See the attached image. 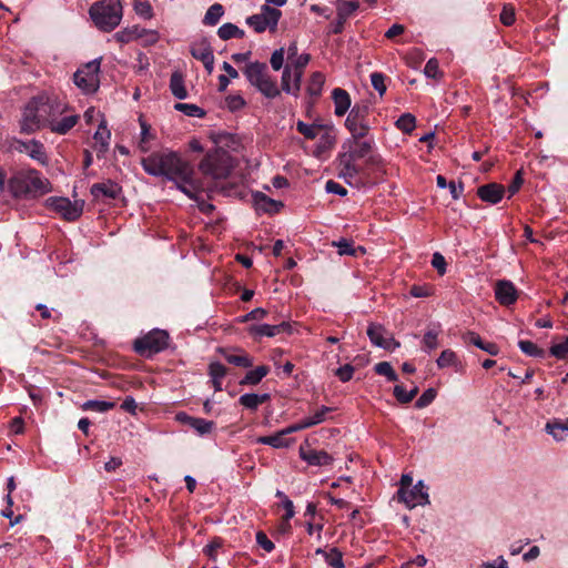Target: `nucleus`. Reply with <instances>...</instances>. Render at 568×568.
Returning <instances> with one entry per match:
<instances>
[{
    "instance_id": "obj_1",
    "label": "nucleus",
    "mask_w": 568,
    "mask_h": 568,
    "mask_svg": "<svg viewBox=\"0 0 568 568\" xmlns=\"http://www.w3.org/2000/svg\"><path fill=\"white\" fill-rule=\"evenodd\" d=\"M141 165L148 174L172 181L176 189L190 199H195L201 189L195 180L193 165L183 160L178 152H153L141 160Z\"/></svg>"
},
{
    "instance_id": "obj_2",
    "label": "nucleus",
    "mask_w": 568,
    "mask_h": 568,
    "mask_svg": "<svg viewBox=\"0 0 568 568\" xmlns=\"http://www.w3.org/2000/svg\"><path fill=\"white\" fill-rule=\"evenodd\" d=\"M69 110L68 103L58 97L42 92L31 98L22 110L20 120V132L31 134L41 128H50L57 116L65 114Z\"/></svg>"
},
{
    "instance_id": "obj_3",
    "label": "nucleus",
    "mask_w": 568,
    "mask_h": 568,
    "mask_svg": "<svg viewBox=\"0 0 568 568\" xmlns=\"http://www.w3.org/2000/svg\"><path fill=\"white\" fill-rule=\"evenodd\" d=\"M373 136L366 138L349 136L342 144V151L337 155V175L348 185L353 186L358 183V176L363 172L362 165L357 161L365 159L374 148Z\"/></svg>"
},
{
    "instance_id": "obj_4",
    "label": "nucleus",
    "mask_w": 568,
    "mask_h": 568,
    "mask_svg": "<svg viewBox=\"0 0 568 568\" xmlns=\"http://www.w3.org/2000/svg\"><path fill=\"white\" fill-rule=\"evenodd\" d=\"M14 196H36L49 192V182L36 170L17 171L8 181Z\"/></svg>"
},
{
    "instance_id": "obj_5",
    "label": "nucleus",
    "mask_w": 568,
    "mask_h": 568,
    "mask_svg": "<svg viewBox=\"0 0 568 568\" xmlns=\"http://www.w3.org/2000/svg\"><path fill=\"white\" fill-rule=\"evenodd\" d=\"M89 13L95 27L104 32L114 30L123 17L120 0H100L90 8Z\"/></svg>"
},
{
    "instance_id": "obj_6",
    "label": "nucleus",
    "mask_w": 568,
    "mask_h": 568,
    "mask_svg": "<svg viewBox=\"0 0 568 568\" xmlns=\"http://www.w3.org/2000/svg\"><path fill=\"white\" fill-rule=\"evenodd\" d=\"M243 73L248 83L267 99L280 95V89L275 80L268 74L267 65L263 62H248Z\"/></svg>"
},
{
    "instance_id": "obj_7",
    "label": "nucleus",
    "mask_w": 568,
    "mask_h": 568,
    "mask_svg": "<svg viewBox=\"0 0 568 568\" xmlns=\"http://www.w3.org/2000/svg\"><path fill=\"white\" fill-rule=\"evenodd\" d=\"M311 57L308 53H302L284 67L282 74V89L287 94L297 95L301 89V81L305 67Z\"/></svg>"
},
{
    "instance_id": "obj_8",
    "label": "nucleus",
    "mask_w": 568,
    "mask_h": 568,
    "mask_svg": "<svg viewBox=\"0 0 568 568\" xmlns=\"http://www.w3.org/2000/svg\"><path fill=\"white\" fill-rule=\"evenodd\" d=\"M169 345V334L155 328L141 338L135 339L134 349L143 356H151L153 354L164 351Z\"/></svg>"
},
{
    "instance_id": "obj_9",
    "label": "nucleus",
    "mask_w": 568,
    "mask_h": 568,
    "mask_svg": "<svg viewBox=\"0 0 568 568\" xmlns=\"http://www.w3.org/2000/svg\"><path fill=\"white\" fill-rule=\"evenodd\" d=\"M99 71V59L88 62L74 73V84L85 94L94 93L100 85Z\"/></svg>"
},
{
    "instance_id": "obj_10",
    "label": "nucleus",
    "mask_w": 568,
    "mask_h": 568,
    "mask_svg": "<svg viewBox=\"0 0 568 568\" xmlns=\"http://www.w3.org/2000/svg\"><path fill=\"white\" fill-rule=\"evenodd\" d=\"M369 109L367 105L355 104L348 112L345 120V128L351 133V136L366 138L369 135V122H368Z\"/></svg>"
},
{
    "instance_id": "obj_11",
    "label": "nucleus",
    "mask_w": 568,
    "mask_h": 568,
    "mask_svg": "<svg viewBox=\"0 0 568 568\" xmlns=\"http://www.w3.org/2000/svg\"><path fill=\"white\" fill-rule=\"evenodd\" d=\"M281 16L278 9L263 4L258 13L246 19V23L257 33L275 31Z\"/></svg>"
},
{
    "instance_id": "obj_12",
    "label": "nucleus",
    "mask_w": 568,
    "mask_h": 568,
    "mask_svg": "<svg viewBox=\"0 0 568 568\" xmlns=\"http://www.w3.org/2000/svg\"><path fill=\"white\" fill-rule=\"evenodd\" d=\"M397 496L398 500L405 504L408 509H413L417 506L424 507L430 504L429 487L422 479L408 489H398Z\"/></svg>"
},
{
    "instance_id": "obj_13",
    "label": "nucleus",
    "mask_w": 568,
    "mask_h": 568,
    "mask_svg": "<svg viewBox=\"0 0 568 568\" xmlns=\"http://www.w3.org/2000/svg\"><path fill=\"white\" fill-rule=\"evenodd\" d=\"M204 175L213 179H224L230 174V165L227 160L219 153L207 154L199 165Z\"/></svg>"
},
{
    "instance_id": "obj_14",
    "label": "nucleus",
    "mask_w": 568,
    "mask_h": 568,
    "mask_svg": "<svg viewBox=\"0 0 568 568\" xmlns=\"http://www.w3.org/2000/svg\"><path fill=\"white\" fill-rule=\"evenodd\" d=\"M48 205L68 221L77 220L83 212V201H70L68 197H50Z\"/></svg>"
},
{
    "instance_id": "obj_15",
    "label": "nucleus",
    "mask_w": 568,
    "mask_h": 568,
    "mask_svg": "<svg viewBox=\"0 0 568 568\" xmlns=\"http://www.w3.org/2000/svg\"><path fill=\"white\" fill-rule=\"evenodd\" d=\"M12 148L20 153L28 154L32 160L42 165L48 164V155L44 145L38 140L23 141L16 139L12 142Z\"/></svg>"
},
{
    "instance_id": "obj_16",
    "label": "nucleus",
    "mask_w": 568,
    "mask_h": 568,
    "mask_svg": "<svg viewBox=\"0 0 568 568\" xmlns=\"http://www.w3.org/2000/svg\"><path fill=\"white\" fill-rule=\"evenodd\" d=\"M495 298L503 306H510L518 298V291L513 282L499 280L495 284Z\"/></svg>"
},
{
    "instance_id": "obj_17",
    "label": "nucleus",
    "mask_w": 568,
    "mask_h": 568,
    "mask_svg": "<svg viewBox=\"0 0 568 568\" xmlns=\"http://www.w3.org/2000/svg\"><path fill=\"white\" fill-rule=\"evenodd\" d=\"M367 335L375 346L384 349H395L399 346V343L386 333L382 325H369L367 328Z\"/></svg>"
},
{
    "instance_id": "obj_18",
    "label": "nucleus",
    "mask_w": 568,
    "mask_h": 568,
    "mask_svg": "<svg viewBox=\"0 0 568 568\" xmlns=\"http://www.w3.org/2000/svg\"><path fill=\"white\" fill-rule=\"evenodd\" d=\"M300 457L310 466L324 467L333 463L334 458L325 450H317L311 447H300Z\"/></svg>"
},
{
    "instance_id": "obj_19",
    "label": "nucleus",
    "mask_w": 568,
    "mask_h": 568,
    "mask_svg": "<svg viewBox=\"0 0 568 568\" xmlns=\"http://www.w3.org/2000/svg\"><path fill=\"white\" fill-rule=\"evenodd\" d=\"M145 34H150L152 37V41H156L159 34L156 31L142 29L138 26H133L131 28H125L123 30L118 31L114 34V39L120 43H129L133 40L140 39Z\"/></svg>"
},
{
    "instance_id": "obj_20",
    "label": "nucleus",
    "mask_w": 568,
    "mask_h": 568,
    "mask_svg": "<svg viewBox=\"0 0 568 568\" xmlns=\"http://www.w3.org/2000/svg\"><path fill=\"white\" fill-rule=\"evenodd\" d=\"M93 139L95 141V150L99 156H103L110 146L111 141V131L108 129V123L105 118H102L100 121L97 131L93 134Z\"/></svg>"
},
{
    "instance_id": "obj_21",
    "label": "nucleus",
    "mask_w": 568,
    "mask_h": 568,
    "mask_svg": "<svg viewBox=\"0 0 568 568\" xmlns=\"http://www.w3.org/2000/svg\"><path fill=\"white\" fill-rule=\"evenodd\" d=\"M121 192V187L113 181H104L95 183L91 186V194L99 197L116 199Z\"/></svg>"
},
{
    "instance_id": "obj_22",
    "label": "nucleus",
    "mask_w": 568,
    "mask_h": 568,
    "mask_svg": "<svg viewBox=\"0 0 568 568\" xmlns=\"http://www.w3.org/2000/svg\"><path fill=\"white\" fill-rule=\"evenodd\" d=\"M78 121V114H63L61 116H57L49 129L55 134L64 135L75 126Z\"/></svg>"
},
{
    "instance_id": "obj_23",
    "label": "nucleus",
    "mask_w": 568,
    "mask_h": 568,
    "mask_svg": "<svg viewBox=\"0 0 568 568\" xmlns=\"http://www.w3.org/2000/svg\"><path fill=\"white\" fill-rule=\"evenodd\" d=\"M504 186L497 183H489L478 187L477 194L480 200L490 204L498 203L504 195Z\"/></svg>"
},
{
    "instance_id": "obj_24",
    "label": "nucleus",
    "mask_w": 568,
    "mask_h": 568,
    "mask_svg": "<svg viewBox=\"0 0 568 568\" xmlns=\"http://www.w3.org/2000/svg\"><path fill=\"white\" fill-rule=\"evenodd\" d=\"M332 99L334 102V113L337 116H343L351 108V97L348 92L341 88H335L332 91Z\"/></svg>"
},
{
    "instance_id": "obj_25",
    "label": "nucleus",
    "mask_w": 568,
    "mask_h": 568,
    "mask_svg": "<svg viewBox=\"0 0 568 568\" xmlns=\"http://www.w3.org/2000/svg\"><path fill=\"white\" fill-rule=\"evenodd\" d=\"M256 443L268 445L273 448H287L294 443V439L288 438L284 430L281 429L274 435L258 437Z\"/></svg>"
},
{
    "instance_id": "obj_26",
    "label": "nucleus",
    "mask_w": 568,
    "mask_h": 568,
    "mask_svg": "<svg viewBox=\"0 0 568 568\" xmlns=\"http://www.w3.org/2000/svg\"><path fill=\"white\" fill-rule=\"evenodd\" d=\"M545 430L557 442L566 439L568 436V418L548 422L545 426Z\"/></svg>"
},
{
    "instance_id": "obj_27",
    "label": "nucleus",
    "mask_w": 568,
    "mask_h": 568,
    "mask_svg": "<svg viewBox=\"0 0 568 568\" xmlns=\"http://www.w3.org/2000/svg\"><path fill=\"white\" fill-rule=\"evenodd\" d=\"M170 90L171 93L179 100L187 98V90L185 88L184 77L181 72L175 71L170 78Z\"/></svg>"
},
{
    "instance_id": "obj_28",
    "label": "nucleus",
    "mask_w": 568,
    "mask_h": 568,
    "mask_svg": "<svg viewBox=\"0 0 568 568\" xmlns=\"http://www.w3.org/2000/svg\"><path fill=\"white\" fill-rule=\"evenodd\" d=\"M254 202H255L257 210L268 212V213L277 212L280 210V207L283 206V204L281 202L272 200V199L267 197L265 194L260 193V192L254 194Z\"/></svg>"
},
{
    "instance_id": "obj_29",
    "label": "nucleus",
    "mask_w": 568,
    "mask_h": 568,
    "mask_svg": "<svg viewBox=\"0 0 568 568\" xmlns=\"http://www.w3.org/2000/svg\"><path fill=\"white\" fill-rule=\"evenodd\" d=\"M268 394L246 393L240 396L239 402L248 409H256L261 404L268 400Z\"/></svg>"
},
{
    "instance_id": "obj_30",
    "label": "nucleus",
    "mask_w": 568,
    "mask_h": 568,
    "mask_svg": "<svg viewBox=\"0 0 568 568\" xmlns=\"http://www.w3.org/2000/svg\"><path fill=\"white\" fill-rule=\"evenodd\" d=\"M247 332L254 338L273 337L278 335V328H275V325L270 324L251 325L248 326Z\"/></svg>"
},
{
    "instance_id": "obj_31",
    "label": "nucleus",
    "mask_w": 568,
    "mask_h": 568,
    "mask_svg": "<svg viewBox=\"0 0 568 568\" xmlns=\"http://www.w3.org/2000/svg\"><path fill=\"white\" fill-rule=\"evenodd\" d=\"M270 369L265 365L257 366L254 369H251L246 373L245 377L241 381L242 385H256L258 384L267 374Z\"/></svg>"
},
{
    "instance_id": "obj_32",
    "label": "nucleus",
    "mask_w": 568,
    "mask_h": 568,
    "mask_svg": "<svg viewBox=\"0 0 568 568\" xmlns=\"http://www.w3.org/2000/svg\"><path fill=\"white\" fill-rule=\"evenodd\" d=\"M440 333V326L436 325L425 332L423 337V351L430 353L438 346V335Z\"/></svg>"
},
{
    "instance_id": "obj_33",
    "label": "nucleus",
    "mask_w": 568,
    "mask_h": 568,
    "mask_svg": "<svg viewBox=\"0 0 568 568\" xmlns=\"http://www.w3.org/2000/svg\"><path fill=\"white\" fill-rule=\"evenodd\" d=\"M190 52L194 59L201 62H206V60L214 57L212 48L206 42L192 44Z\"/></svg>"
},
{
    "instance_id": "obj_34",
    "label": "nucleus",
    "mask_w": 568,
    "mask_h": 568,
    "mask_svg": "<svg viewBox=\"0 0 568 568\" xmlns=\"http://www.w3.org/2000/svg\"><path fill=\"white\" fill-rule=\"evenodd\" d=\"M187 425L193 428L200 436L210 434L214 428V423L212 420L200 417L187 418Z\"/></svg>"
},
{
    "instance_id": "obj_35",
    "label": "nucleus",
    "mask_w": 568,
    "mask_h": 568,
    "mask_svg": "<svg viewBox=\"0 0 568 568\" xmlns=\"http://www.w3.org/2000/svg\"><path fill=\"white\" fill-rule=\"evenodd\" d=\"M296 128L301 134L310 140L318 138L324 130V126L321 124H307L303 121H298Z\"/></svg>"
},
{
    "instance_id": "obj_36",
    "label": "nucleus",
    "mask_w": 568,
    "mask_h": 568,
    "mask_svg": "<svg viewBox=\"0 0 568 568\" xmlns=\"http://www.w3.org/2000/svg\"><path fill=\"white\" fill-rule=\"evenodd\" d=\"M224 358L230 363L239 367H251L253 365V359L246 354H231L226 351L221 349Z\"/></svg>"
},
{
    "instance_id": "obj_37",
    "label": "nucleus",
    "mask_w": 568,
    "mask_h": 568,
    "mask_svg": "<svg viewBox=\"0 0 568 568\" xmlns=\"http://www.w3.org/2000/svg\"><path fill=\"white\" fill-rule=\"evenodd\" d=\"M217 34L222 40H229L232 38H243L244 31L233 23H224L219 28Z\"/></svg>"
},
{
    "instance_id": "obj_38",
    "label": "nucleus",
    "mask_w": 568,
    "mask_h": 568,
    "mask_svg": "<svg viewBox=\"0 0 568 568\" xmlns=\"http://www.w3.org/2000/svg\"><path fill=\"white\" fill-rule=\"evenodd\" d=\"M224 14L223 6L220 3L212 4L203 19V23L206 26H215Z\"/></svg>"
},
{
    "instance_id": "obj_39",
    "label": "nucleus",
    "mask_w": 568,
    "mask_h": 568,
    "mask_svg": "<svg viewBox=\"0 0 568 568\" xmlns=\"http://www.w3.org/2000/svg\"><path fill=\"white\" fill-rule=\"evenodd\" d=\"M174 109L176 111L182 112L186 116H191V118H200L201 119L205 115V111L202 108H200L193 103L179 102L174 105Z\"/></svg>"
},
{
    "instance_id": "obj_40",
    "label": "nucleus",
    "mask_w": 568,
    "mask_h": 568,
    "mask_svg": "<svg viewBox=\"0 0 568 568\" xmlns=\"http://www.w3.org/2000/svg\"><path fill=\"white\" fill-rule=\"evenodd\" d=\"M324 560L328 567L345 568V565L343 561V554L336 547H332L327 550V554H326Z\"/></svg>"
},
{
    "instance_id": "obj_41",
    "label": "nucleus",
    "mask_w": 568,
    "mask_h": 568,
    "mask_svg": "<svg viewBox=\"0 0 568 568\" xmlns=\"http://www.w3.org/2000/svg\"><path fill=\"white\" fill-rule=\"evenodd\" d=\"M133 9L144 20H151L154 16L153 7L148 0H134Z\"/></svg>"
},
{
    "instance_id": "obj_42",
    "label": "nucleus",
    "mask_w": 568,
    "mask_h": 568,
    "mask_svg": "<svg viewBox=\"0 0 568 568\" xmlns=\"http://www.w3.org/2000/svg\"><path fill=\"white\" fill-rule=\"evenodd\" d=\"M115 406L113 402L91 399L83 403L84 410H92L97 413H105Z\"/></svg>"
},
{
    "instance_id": "obj_43",
    "label": "nucleus",
    "mask_w": 568,
    "mask_h": 568,
    "mask_svg": "<svg viewBox=\"0 0 568 568\" xmlns=\"http://www.w3.org/2000/svg\"><path fill=\"white\" fill-rule=\"evenodd\" d=\"M359 4L357 1H341L337 3V16L342 20H347L358 9Z\"/></svg>"
},
{
    "instance_id": "obj_44",
    "label": "nucleus",
    "mask_w": 568,
    "mask_h": 568,
    "mask_svg": "<svg viewBox=\"0 0 568 568\" xmlns=\"http://www.w3.org/2000/svg\"><path fill=\"white\" fill-rule=\"evenodd\" d=\"M325 78L321 72H314L310 79L307 84V92L310 95L318 97L322 92V88L324 85Z\"/></svg>"
},
{
    "instance_id": "obj_45",
    "label": "nucleus",
    "mask_w": 568,
    "mask_h": 568,
    "mask_svg": "<svg viewBox=\"0 0 568 568\" xmlns=\"http://www.w3.org/2000/svg\"><path fill=\"white\" fill-rule=\"evenodd\" d=\"M395 125L402 132L410 133L416 126V119L410 113H404L397 119Z\"/></svg>"
},
{
    "instance_id": "obj_46",
    "label": "nucleus",
    "mask_w": 568,
    "mask_h": 568,
    "mask_svg": "<svg viewBox=\"0 0 568 568\" xmlns=\"http://www.w3.org/2000/svg\"><path fill=\"white\" fill-rule=\"evenodd\" d=\"M518 347L524 354L528 356L540 358L545 356L544 349L539 348L537 344L531 341L521 339L518 342Z\"/></svg>"
},
{
    "instance_id": "obj_47",
    "label": "nucleus",
    "mask_w": 568,
    "mask_h": 568,
    "mask_svg": "<svg viewBox=\"0 0 568 568\" xmlns=\"http://www.w3.org/2000/svg\"><path fill=\"white\" fill-rule=\"evenodd\" d=\"M436 364L439 368L455 366L457 364V355L452 349H445L440 353Z\"/></svg>"
},
{
    "instance_id": "obj_48",
    "label": "nucleus",
    "mask_w": 568,
    "mask_h": 568,
    "mask_svg": "<svg viewBox=\"0 0 568 568\" xmlns=\"http://www.w3.org/2000/svg\"><path fill=\"white\" fill-rule=\"evenodd\" d=\"M378 375L385 376L390 382H396L398 376L388 362H379L374 367Z\"/></svg>"
},
{
    "instance_id": "obj_49",
    "label": "nucleus",
    "mask_w": 568,
    "mask_h": 568,
    "mask_svg": "<svg viewBox=\"0 0 568 568\" xmlns=\"http://www.w3.org/2000/svg\"><path fill=\"white\" fill-rule=\"evenodd\" d=\"M245 103L244 98L240 94H231L225 98V105L232 112L241 110Z\"/></svg>"
},
{
    "instance_id": "obj_50",
    "label": "nucleus",
    "mask_w": 568,
    "mask_h": 568,
    "mask_svg": "<svg viewBox=\"0 0 568 568\" xmlns=\"http://www.w3.org/2000/svg\"><path fill=\"white\" fill-rule=\"evenodd\" d=\"M320 142L317 144L318 151H325L331 149L335 143V136L327 130H323V132L318 136Z\"/></svg>"
},
{
    "instance_id": "obj_51",
    "label": "nucleus",
    "mask_w": 568,
    "mask_h": 568,
    "mask_svg": "<svg viewBox=\"0 0 568 568\" xmlns=\"http://www.w3.org/2000/svg\"><path fill=\"white\" fill-rule=\"evenodd\" d=\"M385 80L386 77L381 72H373L371 74L372 87L379 93L381 97L386 92Z\"/></svg>"
},
{
    "instance_id": "obj_52",
    "label": "nucleus",
    "mask_w": 568,
    "mask_h": 568,
    "mask_svg": "<svg viewBox=\"0 0 568 568\" xmlns=\"http://www.w3.org/2000/svg\"><path fill=\"white\" fill-rule=\"evenodd\" d=\"M550 354L558 358L565 359L568 357V336L565 338L562 343L554 344L550 347Z\"/></svg>"
},
{
    "instance_id": "obj_53",
    "label": "nucleus",
    "mask_w": 568,
    "mask_h": 568,
    "mask_svg": "<svg viewBox=\"0 0 568 568\" xmlns=\"http://www.w3.org/2000/svg\"><path fill=\"white\" fill-rule=\"evenodd\" d=\"M436 390L434 388L426 389L416 400L415 406L416 408H424L432 404L434 399L436 398Z\"/></svg>"
},
{
    "instance_id": "obj_54",
    "label": "nucleus",
    "mask_w": 568,
    "mask_h": 568,
    "mask_svg": "<svg viewBox=\"0 0 568 568\" xmlns=\"http://www.w3.org/2000/svg\"><path fill=\"white\" fill-rule=\"evenodd\" d=\"M284 60H285V49L280 48L275 50L270 59L271 67L273 70L278 71L282 68H284Z\"/></svg>"
},
{
    "instance_id": "obj_55",
    "label": "nucleus",
    "mask_w": 568,
    "mask_h": 568,
    "mask_svg": "<svg viewBox=\"0 0 568 568\" xmlns=\"http://www.w3.org/2000/svg\"><path fill=\"white\" fill-rule=\"evenodd\" d=\"M424 74L430 79H437L440 77L439 63L435 58H432L426 62Z\"/></svg>"
},
{
    "instance_id": "obj_56",
    "label": "nucleus",
    "mask_w": 568,
    "mask_h": 568,
    "mask_svg": "<svg viewBox=\"0 0 568 568\" xmlns=\"http://www.w3.org/2000/svg\"><path fill=\"white\" fill-rule=\"evenodd\" d=\"M226 373V367L219 362H213L209 365V375L211 379H223Z\"/></svg>"
},
{
    "instance_id": "obj_57",
    "label": "nucleus",
    "mask_w": 568,
    "mask_h": 568,
    "mask_svg": "<svg viewBox=\"0 0 568 568\" xmlns=\"http://www.w3.org/2000/svg\"><path fill=\"white\" fill-rule=\"evenodd\" d=\"M353 374H354V367L351 364H345L335 371V375L343 383L351 381L353 377Z\"/></svg>"
},
{
    "instance_id": "obj_58",
    "label": "nucleus",
    "mask_w": 568,
    "mask_h": 568,
    "mask_svg": "<svg viewBox=\"0 0 568 568\" xmlns=\"http://www.w3.org/2000/svg\"><path fill=\"white\" fill-rule=\"evenodd\" d=\"M267 315V311L262 308V307H257L251 312H248L247 314L241 316L239 318V321L241 323H245V322H248V321H253V320H263L265 316Z\"/></svg>"
},
{
    "instance_id": "obj_59",
    "label": "nucleus",
    "mask_w": 568,
    "mask_h": 568,
    "mask_svg": "<svg viewBox=\"0 0 568 568\" xmlns=\"http://www.w3.org/2000/svg\"><path fill=\"white\" fill-rule=\"evenodd\" d=\"M325 191L329 194H336L339 196H346L347 190L334 180H328L325 184Z\"/></svg>"
},
{
    "instance_id": "obj_60",
    "label": "nucleus",
    "mask_w": 568,
    "mask_h": 568,
    "mask_svg": "<svg viewBox=\"0 0 568 568\" xmlns=\"http://www.w3.org/2000/svg\"><path fill=\"white\" fill-rule=\"evenodd\" d=\"M102 118H105L104 114L97 110L94 106L88 108L83 114V119L87 124H91L97 120L100 122Z\"/></svg>"
},
{
    "instance_id": "obj_61",
    "label": "nucleus",
    "mask_w": 568,
    "mask_h": 568,
    "mask_svg": "<svg viewBox=\"0 0 568 568\" xmlns=\"http://www.w3.org/2000/svg\"><path fill=\"white\" fill-rule=\"evenodd\" d=\"M338 248L339 255H355V250L352 242L347 240H341L333 243Z\"/></svg>"
},
{
    "instance_id": "obj_62",
    "label": "nucleus",
    "mask_w": 568,
    "mask_h": 568,
    "mask_svg": "<svg viewBox=\"0 0 568 568\" xmlns=\"http://www.w3.org/2000/svg\"><path fill=\"white\" fill-rule=\"evenodd\" d=\"M432 265L440 275L445 274L447 264L445 257L440 253L436 252L433 254Z\"/></svg>"
},
{
    "instance_id": "obj_63",
    "label": "nucleus",
    "mask_w": 568,
    "mask_h": 568,
    "mask_svg": "<svg viewBox=\"0 0 568 568\" xmlns=\"http://www.w3.org/2000/svg\"><path fill=\"white\" fill-rule=\"evenodd\" d=\"M256 542L265 551L271 552L274 549V544L263 531L256 532Z\"/></svg>"
},
{
    "instance_id": "obj_64",
    "label": "nucleus",
    "mask_w": 568,
    "mask_h": 568,
    "mask_svg": "<svg viewBox=\"0 0 568 568\" xmlns=\"http://www.w3.org/2000/svg\"><path fill=\"white\" fill-rule=\"evenodd\" d=\"M480 568H509L507 560L503 556H498L491 561H486Z\"/></svg>"
}]
</instances>
